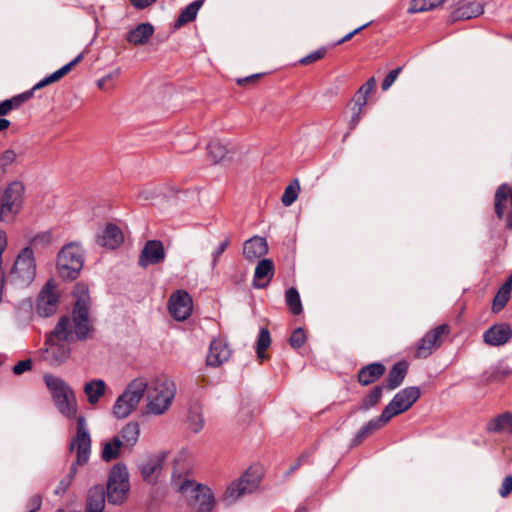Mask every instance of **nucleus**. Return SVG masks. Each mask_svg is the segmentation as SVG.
Returning <instances> with one entry per match:
<instances>
[{"instance_id": "1", "label": "nucleus", "mask_w": 512, "mask_h": 512, "mask_svg": "<svg viewBox=\"0 0 512 512\" xmlns=\"http://www.w3.org/2000/svg\"><path fill=\"white\" fill-rule=\"evenodd\" d=\"M75 305L73 317H62L55 328L47 335L44 347L38 351L39 357L52 367H58L68 361L71 355V343L76 337L85 340L92 332L89 320L90 297L88 286L77 283L73 290Z\"/></svg>"}, {"instance_id": "2", "label": "nucleus", "mask_w": 512, "mask_h": 512, "mask_svg": "<svg viewBox=\"0 0 512 512\" xmlns=\"http://www.w3.org/2000/svg\"><path fill=\"white\" fill-rule=\"evenodd\" d=\"M147 415L161 416L171 407L176 394V385L166 376H158L147 380L144 378Z\"/></svg>"}, {"instance_id": "3", "label": "nucleus", "mask_w": 512, "mask_h": 512, "mask_svg": "<svg viewBox=\"0 0 512 512\" xmlns=\"http://www.w3.org/2000/svg\"><path fill=\"white\" fill-rule=\"evenodd\" d=\"M172 488L183 494L189 505L197 512H211L215 506V497L212 490L203 484L189 479L186 475L173 473Z\"/></svg>"}, {"instance_id": "4", "label": "nucleus", "mask_w": 512, "mask_h": 512, "mask_svg": "<svg viewBox=\"0 0 512 512\" xmlns=\"http://www.w3.org/2000/svg\"><path fill=\"white\" fill-rule=\"evenodd\" d=\"M36 259L31 247L21 249L8 274V281L18 288L28 287L36 277Z\"/></svg>"}, {"instance_id": "5", "label": "nucleus", "mask_w": 512, "mask_h": 512, "mask_svg": "<svg viewBox=\"0 0 512 512\" xmlns=\"http://www.w3.org/2000/svg\"><path fill=\"white\" fill-rule=\"evenodd\" d=\"M25 186L19 180L10 182L0 194V220L10 223L22 210Z\"/></svg>"}, {"instance_id": "6", "label": "nucleus", "mask_w": 512, "mask_h": 512, "mask_svg": "<svg viewBox=\"0 0 512 512\" xmlns=\"http://www.w3.org/2000/svg\"><path fill=\"white\" fill-rule=\"evenodd\" d=\"M44 381L53 396L58 410L67 417H74L76 415L77 403L72 389L63 379L51 374L44 375Z\"/></svg>"}, {"instance_id": "7", "label": "nucleus", "mask_w": 512, "mask_h": 512, "mask_svg": "<svg viewBox=\"0 0 512 512\" xmlns=\"http://www.w3.org/2000/svg\"><path fill=\"white\" fill-rule=\"evenodd\" d=\"M83 263L82 248L77 243H69L58 252L56 269L61 278L74 280L78 277Z\"/></svg>"}, {"instance_id": "8", "label": "nucleus", "mask_w": 512, "mask_h": 512, "mask_svg": "<svg viewBox=\"0 0 512 512\" xmlns=\"http://www.w3.org/2000/svg\"><path fill=\"white\" fill-rule=\"evenodd\" d=\"M144 378L132 380L125 391L116 399L113 414L118 419L128 417L139 405L145 393Z\"/></svg>"}, {"instance_id": "9", "label": "nucleus", "mask_w": 512, "mask_h": 512, "mask_svg": "<svg viewBox=\"0 0 512 512\" xmlns=\"http://www.w3.org/2000/svg\"><path fill=\"white\" fill-rule=\"evenodd\" d=\"M130 489L129 475L125 466L116 465L110 472L107 483V499L112 504H122Z\"/></svg>"}, {"instance_id": "10", "label": "nucleus", "mask_w": 512, "mask_h": 512, "mask_svg": "<svg viewBox=\"0 0 512 512\" xmlns=\"http://www.w3.org/2000/svg\"><path fill=\"white\" fill-rule=\"evenodd\" d=\"M450 326L441 324L429 330L417 343L414 356L416 358H427L443 343L444 339L450 334Z\"/></svg>"}, {"instance_id": "11", "label": "nucleus", "mask_w": 512, "mask_h": 512, "mask_svg": "<svg viewBox=\"0 0 512 512\" xmlns=\"http://www.w3.org/2000/svg\"><path fill=\"white\" fill-rule=\"evenodd\" d=\"M420 395L421 391L418 387H406L393 397L383 411L391 420L393 417L409 410L420 398Z\"/></svg>"}, {"instance_id": "12", "label": "nucleus", "mask_w": 512, "mask_h": 512, "mask_svg": "<svg viewBox=\"0 0 512 512\" xmlns=\"http://www.w3.org/2000/svg\"><path fill=\"white\" fill-rule=\"evenodd\" d=\"M70 450L76 451V463L84 465L88 462L91 452V437L83 416L77 419V431L70 443Z\"/></svg>"}, {"instance_id": "13", "label": "nucleus", "mask_w": 512, "mask_h": 512, "mask_svg": "<svg viewBox=\"0 0 512 512\" xmlns=\"http://www.w3.org/2000/svg\"><path fill=\"white\" fill-rule=\"evenodd\" d=\"M258 484V477L253 476L250 471H247L227 487L223 500L228 505L233 504L243 495L254 491Z\"/></svg>"}, {"instance_id": "14", "label": "nucleus", "mask_w": 512, "mask_h": 512, "mask_svg": "<svg viewBox=\"0 0 512 512\" xmlns=\"http://www.w3.org/2000/svg\"><path fill=\"white\" fill-rule=\"evenodd\" d=\"M59 294L53 281H48L41 289L36 310L40 316L48 317L55 313L58 305Z\"/></svg>"}, {"instance_id": "15", "label": "nucleus", "mask_w": 512, "mask_h": 512, "mask_svg": "<svg viewBox=\"0 0 512 512\" xmlns=\"http://www.w3.org/2000/svg\"><path fill=\"white\" fill-rule=\"evenodd\" d=\"M193 309V303L190 295L186 291L178 290L174 292L169 300V311L178 321L187 319Z\"/></svg>"}, {"instance_id": "16", "label": "nucleus", "mask_w": 512, "mask_h": 512, "mask_svg": "<svg viewBox=\"0 0 512 512\" xmlns=\"http://www.w3.org/2000/svg\"><path fill=\"white\" fill-rule=\"evenodd\" d=\"M165 259V250L162 242L158 240H149L145 243L140 256L139 265L141 267H147L161 263Z\"/></svg>"}, {"instance_id": "17", "label": "nucleus", "mask_w": 512, "mask_h": 512, "mask_svg": "<svg viewBox=\"0 0 512 512\" xmlns=\"http://www.w3.org/2000/svg\"><path fill=\"white\" fill-rule=\"evenodd\" d=\"M510 201L511 211L507 214L506 227L512 230V187L507 184L500 185L495 193V212L499 219L505 214V204Z\"/></svg>"}, {"instance_id": "18", "label": "nucleus", "mask_w": 512, "mask_h": 512, "mask_svg": "<svg viewBox=\"0 0 512 512\" xmlns=\"http://www.w3.org/2000/svg\"><path fill=\"white\" fill-rule=\"evenodd\" d=\"M482 13L483 6L478 0H460L455 10L451 13L450 19L452 22L468 20Z\"/></svg>"}, {"instance_id": "19", "label": "nucleus", "mask_w": 512, "mask_h": 512, "mask_svg": "<svg viewBox=\"0 0 512 512\" xmlns=\"http://www.w3.org/2000/svg\"><path fill=\"white\" fill-rule=\"evenodd\" d=\"M512 338V329L508 324L500 323L491 326L483 335V340L490 346H501Z\"/></svg>"}, {"instance_id": "20", "label": "nucleus", "mask_w": 512, "mask_h": 512, "mask_svg": "<svg viewBox=\"0 0 512 512\" xmlns=\"http://www.w3.org/2000/svg\"><path fill=\"white\" fill-rule=\"evenodd\" d=\"M231 356V350L223 339H214L209 348L207 355V364L209 366L218 367L227 361Z\"/></svg>"}, {"instance_id": "21", "label": "nucleus", "mask_w": 512, "mask_h": 512, "mask_svg": "<svg viewBox=\"0 0 512 512\" xmlns=\"http://www.w3.org/2000/svg\"><path fill=\"white\" fill-rule=\"evenodd\" d=\"M124 241V236L119 227L108 224L101 234L97 236V243L109 249H115Z\"/></svg>"}, {"instance_id": "22", "label": "nucleus", "mask_w": 512, "mask_h": 512, "mask_svg": "<svg viewBox=\"0 0 512 512\" xmlns=\"http://www.w3.org/2000/svg\"><path fill=\"white\" fill-rule=\"evenodd\" d=\"M274 275V263L270 259H262L258 262L253 284L256 288H264L268 285Z\"/></svg>"}, {"instance_id": "23", "label": "nucleus", "mask_w": 512, "mask_h": 512, "mask_svg": "<svg viewBox=\"0 0 512 512\" xmlns=\"http://www.w3.org/2000/svg\"><path fill=\"white\" fill-rule=\"evenodd\" d=\"M154 27L150 23H140L126 35V41L132 45L146 44L154 34Z\"/></svg>"}, {"instance_id": "24", "label": "nucleus", "mask_w": 512, "mask_h": 512, "mask_svg": "<svg viewBox=\"0 0 512 512\" xmlns=\"http://www.w3.org/2000/svg\"><path fill=\"white\" fill-rule=\"evenodd\" d=\"M389 421V417L382 411L379 417L371 419L358 431L353 444H360L366 437L385 426Z\"/></svg>"}, {"instance_id": "25", "label": "nucleus", "mask_w": 512, "mask_h": 512, "mask_svg": "<svg viewBox=\"0 0 512 512\" xmlns=\"http://www.w3.org/2000/svg\"><path fill=\"white\" fill-rule=\"evenodd\" d=\"M268 251V245L262 237H252L243 246V254L247 259H255L264 256Z\"/></svg>"}, {"instance_id": "26", "label": "nucleus", "mask_w": 512, "mask_h": 512, "mask_svg": "<svg viewBox=\"0 0 512 512\" xmlns=\"http://www.w3.org/2000/svg\"><path fill=\"white\" fill-rule=\"evenodd\" d=\"M385 373V366L381 363H372L363 367L358 373V381L367 386L377 381Z\"/></svg>"}, {"instance_id": "27", "label": "nucleus", "mask_w": 512, "mask_h": 512, "mask_svg": "<svg viewBox=\"0 0 512 512\" xmlns=\"http://www.w3.org/2000/svg\"><path fill=\"white\" fill-rule=\"evenodd\" d=\"M408 365L404 361L397 362L389 371L384 388L393 390L400 386L407 374Z\"/></svg>"}, {"instance_id": "28", "label": "nucleus", "mask_w": 512, "mask_h": 512, "mask_svg": "<svg viewBox=\"0 0 512 512\" xmlns=\"http://www.w3.org/2000/svg\"><path fill=\"white\" fill-rule=\"evenodd\" d=\"M82 58H83L82 54L78 55L71 62H69L68 64L64 65L59 70L55 71L51 75L45 77L43 80L38 82L33 87V90H37V89L43 88V87H45L47 85H50V84H52L54 82L59 81L62 77H64L66 74H68L72 70V68L74 66H76L82 60Z\"/></svg>"}, {"instance_id": "29", "label": "nucleus", "mask_w": 512, "mask_h": 512, "mask_svg": "<svg viewBox=\"0 0 512 512\" xmlns=\"http://www.w3.org/2000/svg\"><path fill=\"white\" fill-rule=\"evenodd\" d=\"M20 154L12 148L5 149L0 153V176L11 173L18 165Z\"/></svg>"}, {"instance_id": "30", "label": "nucleus", "mask_w": 512, "mask_h": 512, "mask_svg": "<svg viewBox=\"0 0 512 512\" xmlns=\"http://www.w3.org/2000/svg\"><path fill=\"white\" fill-rule=\"evenodd\" d=\"M487 431L492 433L512 432V414L502 413L487 423Z\"/></svg>"}, {"instance_id": "31", "label": "nucleus", "mask_w": 512, "mask_h": 512, "mask_svg": "<svg viewBox=\"0 0 512 512\" xmlns=\"http://www.w3.org/2000/svg\"><path fill=\"white\" fill-rule=\"evenodd\" d=\"M140 434L139 424L137 422H129L123 426L117 436L123 442V447L132 448L138 441Z\"/></svg>"}, {"instance_id": "32", "label": "nucleus", "mask_w": 512, "mask_h": 512, "mask_svg": "<svg viewBox=\"0 0 512 512\" xmlns=\"http://www.w3.org/2000/svg\"><path fill=\"white\" fill-rule=\"evenodd\" d=\"M123 447V442L120 439L119 436H114L111 439L104 442L102 451H101V458L106 461H112L114 459H117L120 455L121 448Z\"/></svg>"}, {"instance_id": "33", "label": "nucleus", "mask_w": 512, "mask_h": 512, "mask_svg": "<svg viewBox=\"0 0 512 512\" xmlns=\"http://www.w3.org/2000/svg\"><path fill=\"white\" fill-rule=\"evenodd\" d=\"M511 288L512 276L500 287L495 295L492 305L493 312L498 313L506 306L510 299Z\"/></svg>"}, {"instance_id": "34", "label": "nucleus", "mask_w": 512, "mask_h": 512, "mask_svg": "<svg viewBox=\"0 0 512 512\" xmlns=\"http://www.w3.org/2000/svg\"><path fill=\"white\" fill-rule=\"evenodd\" d=\"M106 384L101 379L92 380L87 382L84 386V392L88 397V401L91 404H95L99 401L105 393Z\"/></svg>"}, {"instance_id": "35", "label": "nucleus", "mask_w": 512, "mask_h": 512, "mask_svg": "<svg viewBox=\"0 0 512 512\" xmlns=\"http://www.w3.org/2000/svg\"><path fill=\"white\" fill-rule=\"evenodd\" d=\"M31 92H26L0 102V117L8 115L11 111L19 108L31 97Z\"/></svg>"}, {"instance_id": "36", "label": "nucleus", "mask_w": 512, "mask_h": 512, "mask_svg": "<svg viewBox=\"0 0 512 512\" xmlns=\"http://www.w3.org/2000/svg\"><path fill=\"white\" fill-rule=\"evenodd\" d=\"M105 504L104 492L101 487L90 489L87 500V510L91 512H103Z\"/></svg>"}, {"instance_id": "37", "label": "nucleus", "mask_w": 512, "mask_h": 512, "mask_svg": "<svg viewBox=\"0 0 512 512\" xmlns=\"http://www.w3.org/2000/svg\"><path fill=\"white\" fill-rule=\"evenodd\" d=\"M204 0H196L189 4L178 16V19L175 22V27L179 28L189 22H192L200 9V7L203 5Z\"/></svg>"}, {"instance_id": "38", "label": "nucleus", "mask_w": 512, "mask_h": 512, "mask_svg": "<svg viewBox=\"0 0 512 512\" xmlns=\"http://www.w3.org/2000/svg\"><path fill=\"white\" fill-rule=\"evenodd\" d=\"M271 345V336L270 332L267 328H262L260 330L257 342H256V354L258 359L262 362L269 358L266 350Z\"/></svg>"}, {"instance_id": "39", "label": "nucleus", "mask_w": 512, "mask_h": 512, "mask_svg": "<svg viewBox=\"0 0 512 512\" xmlns=\"http://www.w3.org/2000/svg\"><path fill=\"white\" fill-rule=\"evenodd\" d=\"M286 304L293 315H300L303 311L299 292L291 287L285 293Z\"/></svg>"}, {"instance_id": "40", "label": "nucleus", "mask_w": 512, "mask_h": 512, "mask_svg": "<svg viewBox=\"0 0 512 512\" xmlns=\"http://www.w3.org/2000/svg\"><path fill=\"white\" fill-rule=\"evenodd\" d=\"M444 0H411L408 12L421 13L433 10L440 6Z\"/></svg>"}, {"instance_id": "41", "label": "nucleus", "mask_w": 512, "mask_h": 512, "mask_svg": "<svg viewBox=\"0 0 512 512\" xmlns=\"http://www.w3.org/2000/svg\"><path fill=\"white\" fill-rule=\"evenodd\" d=\"M120 74V68H116L113 71L109 72L97 81L98 88L104 92H111L116 87V82L120 77Z\"/></svg>"}, {"instance_id": "42", "label": "nucleus", "mask_w": 512, "mask_h": 512, "mask_svg": "<svg viewBox=\"0 0 512 512\" xmlns=\"http://www.w3.org/2000/svg\"><path fill=\"white\" fill-rule=\"evenodd\" d=\"M188 422L190 429L195 433H198L203 429L204 419L200 406L194 405L190 408Z\"/></svg>"}, {"instance_id": "43", "label": "nucleus", "mask_w": 512, "mask_h": 512, "mask_svg": "<svg viewBox=\"0 0 512 512\" xmlns=\"http://www.w3.org/2000/svg\"><path fill=\"white\" fill-rule=\"evenodd\" d=\"M383 389L384 386L374 387L372 391L362 400L359 409L368 411L372 407L376 406L382 398Z\"/></svg>"}, {"instance_id": "44", "label": "nucleus", "mask_w": 512, "mask_h": 512, "mask_svg": "<svg viewBox=\"0 0 512 512\" xmlns=\"http://www.w3.org/2000/svg\"><path fill=\"white\" fill-rule=\"evenodd\" d=\"M299 191L300 185L298 180L296 179L285 188L281 199L283 205L286 207L292 205L298 198Z\"/></svg>"}, {"instance_id": "45", "label": "nucleus", "mask_w": 512, "mask_h": 512, "mask_svg": "<svg viewBox=\"0 0 512 512\" xmlns=\"http://www.w3.org/2000/svg\"><path fill=\"white\" fill-rule=\"evenodd\" d=\"M53 234L51 231H43L34 235L30 240V245L32 250L34 248H44L49 246L52 243Z\"/></svg>"}, {"instance_id": "46", "label": "nucleus", "mask_w": 512, "mask_h": 512, "mask_svg": "<svg viewBox=\"0 0 512 512\" xmlns=\"http://www.w3.org/2000/svg\"><path fill=\"white\" fill-rule=\"evenodd\" d=\"M208 154L213 163H218L226 156L227 149L220 142L212 141L208 145Z\"/></svg>"}, {"instance_id": "47", "label": "nucleus", "mask_w": 512, "mask_h": 512, "mask_svg": "<svg viewBox=\"0 0 512 512\" xmlns=\"http://www.w3.org/2000/svg\"><path fill=\"white\" fill-rule=\"evenodd\" d=\"M161 469V463L159 460H149L141 466V473L145 480L151 481Z\"/></svg>"}, {"instance_id": "48", "label": "nucleus", "mask_w": 512, "mask_h": 512, "mask_svg": "<svg viewBox=\"0 0 512 512\" xmlns=\"http://www.w3.org/2000/svg\"><path fill=\"white\" fill-rule=\"evenodd\" d=\"M327 54V49L325 47H321L318 50L308 54L307 56L301 58L299 60V64L301 65H310L314 62H317L325 57Z\"/></svg>"}, {"instance_id": "49", "label": "nucleus", "mask_w": 512, "mask_h": 512, "mask_svg": "<svg viewBox=\"0 0 512 512\" xmlns=\"http://www.w3.org/2000/svg\"><path fill=\"white\" fill-rule=\"evenodd\" d=\"M511 374L509 369H494L490 372L485 373V381L488 383L501 381Z\"/></svg>"}, {"instance_id": "50", "label": "nucleus", "mask_w": 512, "mask_h": 512, "mask_svg": "<svg viewBox=\"0 0 512 512\" xmlns=\"http://www.w3.org/2000/svg\"><path fill=\"white\" fill-rule=\"evenodd\" d=\"M306 340V334L302 328L295 329L289 339V343L293 348H300Z\"/></svg>"}, {"instance_id": "51", "label": "nucleus", "mask_w": 512, "mask_h": 512, "mask_svg": "<svg viewBox=\"0 0 512 512\" xmlns=\"http://www.w3.org/2000/svg\"><path fill=\"white\" fill-rule=\"evenodd\" d=\"M402 71L401 67H398L396 69L391 70L388 75L384 78L381 87L384 91L388 90L393 83L396 81L397 77L399 76L400 72Z\"/></svg>"}, {"instance_id": "52", "label": "nucleus", "mask_w": 512, "mask_h": 512, "mask_svg": "<svg viewBox=\"0 0 512 512\" xmlns=\"http://www.w3.org/2000/svg\"><path fill=\"white\" fill-rule=\"evenodd\" d=\"M229 244H230V240H229V238H226L212 252V267L213 268L217 265L220 256L227 249Z\"/></svg>"}, {"instance_id": "53", "label": "nucleus", "mask_w": 512, "mask_h": 512, "mask_svg": "<svg viewBox=\"0 0 512 512\" xmlns=\"http://www.w3.org/2000/svg\"><path fill=\"white\" fill-rule=\"evenodd\" d=\"M42 505V496L39 494L32 495L26 503L27 512H36Z\"/></svg>"}, {"instance_id": "54", "label": "nucleus", "mask_w": 512, "mask_h": 512, "mask_svg": "<svg viewBox=\"0 0 512 512\" xmlns=\"http://www.w3.org/2000/svg\"><path fill=\"white\" fill-rule=\"evenodd\" d=\"M8 245V237L5 231L0 230V281H4V276L2 273V255Z\"/></svg>"}, {"instance_id": "55", "label": "nucleus", "mask_w": 512, "mask_h": 512, "mask_svg": "<svg viewBox=\"0 0 512 512\" xmlns=\"http://www.w3.org/2000/svg\"><path fill=\"white\" fill-rule=\"evenodd\" d=\"M512 493V475H508L503 479L499 494L501 497L506 498Z\"/></svg>"}, {"instance_id": "56", "label": "nucleus", "mask_w": 512, "mask_h": 512, "mask_svg": "<svg viewBox=\"0 0 512 512\" xmlns=\"http://www.w3.org/2000/svg\"><path fill=\"white\" fill-rule=\"evenodd\" d=\"M368 101V96L363 94L360 91H357L354 96V107L353 109H358L359 111H363Z\"/></svg>"}, {"instance_id": "57", "label": "nucleus", "mask_w": 512, "mask_h": 512, "mask_svg": "<svg viewBox=\"0 0 512 512\" xmlns=\"http://www.w3.org/2000/svg\"><path fill=\"white\" fill-rule=\"evenodd\" d=\"M32 367V361L30 359H25L22 361H19L14 367L13 372L16 375H20L26 371H29Z\"/></svg>"}, {"instance_id": "58", "label": "nucleus", "mask_w": 512, "mask_h": 512, "mask_svg": "<svg viewBox=\"0 0 512 512\" xmlns=\"http://www.w3.org/2000/svg\"><path fill=\"white\" fill-rule=\"evenodd\" d=\"M73 470L71 471V473L65 477L63 480L60 481L59 485L56 487L55 489V494L57 495H61L63 493L66 492V490L68 489V487L70 486L71 484V481H72V477H73Z\"/></svg>"}, {"instance_id": "59", "label": "nucleus", "mask_w": 512, "mask_h": 512, "mask_svg": "<svg viewBox=\"0 0 512 512\" xmlns=\"http://www.w3.org/2000/svg\"><path fill=\"white\" fill-rule=\"evenodd\" d=\"M308 458H309V456L306 453L300 455L297 458V460L290 466L287 473L292 474L293 472H295L297 469H299V467H301L308 460Z\"/></svg>"}, {"instance_id": "60", "label": "nucleus", "mask_w": 512, "mask_h": 512, "mask_svg": "<svg viewBox=\"0 0 512 512\" xmlns=\"http://www.w3.org/2000/svg\"><path fill=\"white\" fill-rule=\"evenodd\" d=\"M262 74H253L244 78L237 79V84L239 86H245L250 84H255L257 80L261 77Z\"/></svg>"}, {"instance_id": "61", "label": "nucleus", "mask_w": 512, "mask_h": 512, "mask_svg": "<svg viewBox=\"0 0 512 512\" xmlns=\"http://www.w3.org/2000/svg\"><path fill=\"white\" fill-rule=\"evenodd\" d=\"M375 84H376L375 78L372 77L366 83H364L358 91L362 92L363 94H365L369 97V95L375 88Z\"/></svg>"}, {"instance_id": "62", "label": "nucleus", "mask_w": 512, "mask_h": 512, "mask_svg": "<svg viewBox=\"0 0 512 512\" xmlns=\"http://www.w3.org/2000/svg\"><path fill=\"white\" fill-rule=\"evenodd\" d=\"M370 24L369 23H366L358 28H356L355 30H353L352 32L348 33L347 35H345L343 38H341L336 44L337 45H340V44H343L349 40L352 39L353 36H355L356 34H358L360 31H362L363 29H365L368 25Z\"/></svg>"}, {"instance_id": "63", "label": "nucleus", "mask_w": 512, "mask_h": 512, "mask_svg": "<svg viewBox=\"0 0 512 512\" xmlns=\"http://www.w3.org/2000/svg\"><path fill=\"white\" fill-rule=\"evenodd\" d=\"M131 4L137 9H144L151 6L156 0H130Z\"/></svg>"}, {"instance_id": "64", "label": "nucleus", "mask_w": 512, "mask_h": 512, "mask_svg": "<svg viewBox=\"0 0 512 512\" xmlns=\"http://www.w3.org/2000/svg\"><path fill=\"white\" fill-rule=\"evenodd\" d=\"M363 111H359L358 109H353V116L350 120V128L354 129L356 125L359 123L361 119Z\"/></svg>"}]
</instances>
